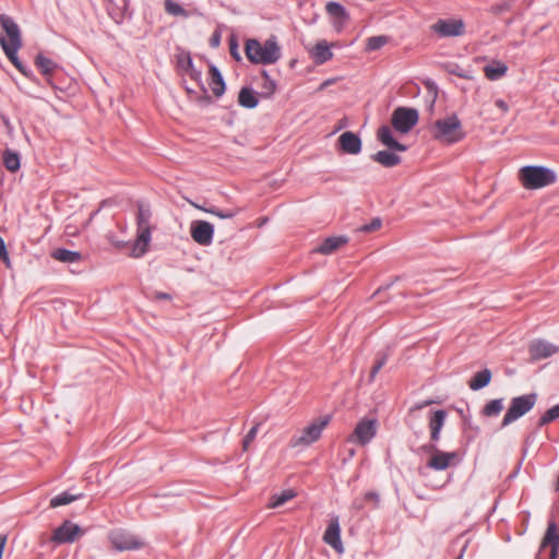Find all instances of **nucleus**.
<instances>
[{
  "label": "nucleus",
  "instance_id": "1",
  "mask_svg": "<svg viewBox=\"0 0 559 559\" xmlns=\"http://www.w3.org/2000/svg\"><path fill=\"white\" fill-rule=\"evenodd\" d=\"M0 26L2 28L0 46L4 55L21 73L26 75V71L17 57V51L23 45L20 26L7 14H0Z\"/></svg>",
  "mask_w": 559,
  "mask_h": 559
},
{
  "label": "nucleus",
  "instance_id": "2",
  "mask_svg": "<svg viewBox=\"0 0 559 559\" xmlns=\"http://www.w3.org/2000/svg\"><path fill=\"white\" fill-rule=\"evenodd\" d=\"M245 51L247 58L253 63L273 64L281 58V48L274 36L264 43L248 39Z\"/></svg>",
  "mask_w": 559,
  "mask_h": 559
},
{
  "label": "nucleus",
  "instance_id": "3",
  "mask_svg": "<svg viewBox=\"0 0 559 559\" xmlns=\"http://www.w3.org/2000/svg\"><path fill=\"white\" fill-rule=\"evenodd\" d=\"M519 178L525 189H540L552 185L556 175L548 168L542 166H524L519 171Z\"/></svg>",
  "mask_w": 559,
  "mask_h": 559
},
{
  "label": "nucleus",
  "instance_id": "4",
  "mask_svg": "<svg viewBox=\"0 0 559 559\" xmlns=\"http://www.w3.org/2000/svg\"><path fill=\"white\" fill-rule=\"evenodd\" d=\"M432 135L436 140L452 144L464 138L462 124L455 115L439 119L433 123Z\"/></svg>",
  "mask_w": 559,
  "mask_h": 559
},
{
  "label": "nucleus",
  "instance_id": "5",
  "mask_svg": "<svg viewBox=\"0 0 559 559\" xmlns=\"http://www.w3.org/2000/svg\"><path fill=\"white\" fill-rule=\"evenodd\" d=\"M331 421L330 415L320 416L309 423L300 432L290 439L292 448H306L317 442L322 435V431L329 426Z\"/></svg>",
  "mask_w": 559,
  "mask_h": 559
},
{
  "label": "nucleus",
  "instance_id": "6",
  "mask_svg": "<svg viewBox=\"0 0 559 559\" xmlns=\"http://www.w3.org/2000/svg\"><path fill=\"white\" fill-rule=\"evenodd\" d=\"M108 539L112 548L117 551H133L145 547L144 539L124 528L111 530L108 534Z\"/></svg>",
  "mask_w": 559,
  "mask_h": 559
},
{
  "label": "nucleus",
  "instance_id": "7",
  "mask_svg": "<svg viewBox=\"0 0 559 559\" xmlns=\"http://www.w3.org/2000/svg\"><path fill=\"white\" fill-rule=\"evenodd\" d=\"M536 401L537 395L535 393L513 397L502 419L501 427H507L527 414L534 407Z\"/></svg>",
  "mask_w": 559,
  "mask_h": 559
},
{
  "label": "nucleus",
  "instance_id": "8",
  "mask_svg": "<svg viewBox=\"0 0 559 559\" xmlns=\"http://www.w3.org/2000/svg\"><path fill=\"white\" fill-rule=\"evenodd\" d=\"M377 428L378 423L376 419L362 418L357 423L354 431L347 437V442L364 447L373 439L377 433Z\"/></svg>",
  "mask_w": 559,
  "mask_h": 559
},
{
  "label": "nucleus",
  "instance_id": "9",
  "mask_svg": "<svg viewBox=\"0 0 559 559\" xmlns=\"http://www.w3.org/2000/svg\"><path fill=\"white\" fill-rule=\"evenodd\" d=\"M418 121V112L416 109L399 107L391 118L393 128L402 133H407Z\"/></svg>",
  "mask_w": 559,
  "mask_h": 559
},
{
  "label": "nucleus",
  "instance_id": "10",
  "mask_svg": "<svg viewBox=\"0 0 559 559\" xmlns=\"http://www.w3.org/2000/svg\"><path fill=\"white\" fill-rule=\"evenodd\" d=\"M83 530L71 521H64L57 527L51 536V542L56 544H68L75 542L83 535Z\"/></svg>",
  "mask_w": 559,
  "mask_h": 559
},
{
  "label": "nucleus",
  "instance_id": "11",
  "mask_svg": "<svg viewBox=\"0 0 559 559\" xmlns=\"http://www.w3.org/2000/svg\"><path fill=\"white\" fill-rule=\"evenodd\" d=\"M191 238L200 246H210L213 241L214 227L205 221H194L190 226Z\"/></svg>",
  "mask_w": 559,
  "mask_h": 559
},
{
  "label": "nucleus",
  "instance_id": "12",
  "mask_svg": "<svg viewBox=\"0 0 559 559\" xmlns=\"http://www.w3.org/2000/svg\"><path fill=\"white\" fill-rule=\"evenodd\" d=\"M432 456L429 459L427 465L435 471H443L448 467L455 465L459 461L456 452H443L436 447H431Z\"/></svg>",
  "mask_w": 559,
  "mask_h": 559
},
{
  "label": "nucleus",
  "instance_id": "13",
  "mask_svg": "<svg viewBox=\"0 0 559 559\" xmlns=\"http://www.w3.org/2000/svg\"><path fill=\"white\" fill-rule=\"evenodd\" d=\"M431 28L442 37H453L463 34L464 24L459 20H439Z\"/></svg>",
  "mask_w": 559,
  "mask_h": 559
},
{
  "label": "nucleus",
  "instance_id": "14",
  "mask_svg": "<svg viewBox=\"0 0 559 559\" xmlns=\"http://www.w3.org/2000/svg\"><path fill=\"white\" fill-rule=\"evenodd\" d=\"M340 47L337 41L328 43L325 39L319 40L311 49L309 55L317 64H322L333 58L332 48Z\"/></svg>",
  "mask_w": 559,
  "mask_h": 559
},
{
  "label": "nucleus",
  "instance_id": "15",
  "mask_svg": "<svg viewBox=\"0 0 559 559\" xmlns=\"http://www.w3.org/2000/svg\"><path fill=\"white\" fill-rule=\"evenodd\" d=\"M323 540L325 544L334 548L337 552H343L344 547L341 540V527L338 516H334L331 519L324 532Z\"/></svg>",
  "mask_w": 559,
  "mask_h": 559
},
{
  "label": "nucleus",
  "instance_id": "16",
  "mask_svg": "<svg viewBox=\"0 0 559 559\" xmlns=\"http://www.w3.org/2000/svg\"><path fill=\"white\" fill-rule=\"evenodd\" d=\"M325 10L332 20L334 29L336 33H341L349 19L345 8L337 2L331 1L326 4Z\"/></svg>",
  "mask_w": 559,
  "mask_h": 559
},
{
  "label": "nucleus",
  "instance_id": "17",
  "mask_svg": "<svg viewBox=\"0 0 559 559\" xmlns=\"http://www.w3.org/2000/svg\"><path fill=\"white\" fill-rule=\"evenodd\" d=\"M559 348L544 340H535L528 346V353L533 360L546 359L558 353Z\"/></svg>",
  "mask_w": 559,
  "mask_h": 559
},
{
  "label": "nucleus",
  "instance_id": "18",
  "mask_svg": "<svg viewBox=\"0 0 559 559\" xmlns=\"http://www.w3.org/2000/svg\"><path fill=\"white\" fill-rule=\"evenodd\" d=\"M151 242V227H138V235L132 248V257L140 258L148 250Z\"/></svg>",
  "mask_w": 559,
  "mask_h": 559
},
{
  "label": "nucleus",
  "instance_id": "19",
  "mask_svg": "<svg viewBox=\"0 0 559 559\" xmlns=\"http://www.w3.org/2000/svg\"><path fill=\"white\" fill-rule=\"evenodd\" d=\"M338 143L343 152L347 154H358L361 151V141L358 135L346 131L338 138Z\"/></svg>",
  "mask_w": 559,
  "mask_h": 559
},
{
  "label": "nucleus",
  "instance_id": "20",
  "mask_svg": "<svg viewBox=\"0 0 559 559\" xmlns=\"http://www.w3.org/2000/svg\"><path fill=\"white\" fill-rule=\"evenodd\" d=\"M548 546H550V559H556L559 546V533L554 522L548 524L540 548L544 549Z\"/></svg>",
  "mask_w": 559,
  "mask_h": 559
},
{
  "label": "nucleus",
  "instance_id": "21",
  "mask_svg": "<svg viewBox=\"0 0 559 559\" xmlns=\"http://www.w3.org/2000/svg\"><path fill=\"white\" fill-rule=\"evenodd\" d=\"M445 418L447 412L443 409H437L431 413V416L429 417V429L432 441H438L440 439V432L444 426Z\"/></svg>",
  "mask_w": 559,
  "mask_h": 559
},
{
  "label": "nucleus",
  "instance_id": "22",
  "mask_svg": "<svg viewBox=\"0 0 559 559\" xmlns=\"http://www.w3.org/2000/svg\"><path fill=\"white\" fill-rule=\"evenodd\" d=\"M347 242V238L344 236H334L326 238L319 247L314 249V252L321 254H331L340 249Z\"/></svg>",
  "mask_w": 559,
  "mask_h": 559
},
{
  "label": "nucleus",
  "instance_id": "23",
  "mask_svg": "<svg viewBox=\"0 0 559 559\" xmlns=\"http://www.w3.org/2000/svg\"><path fill=\"white\" fill-rule=\"evenodd\" d=\"M35 64L38 68V70L41 72V74H44L46 76L48 84L53 86L51 75L58 68L57 63L53 62L51 59L39 53L35 58Z\"/></svg>",
  "mask_w": 559,
  "mask_h": 559
},
{
  "label": "nucleus",
  "instance_id": "24",
  "mask_svg": "<svg viewBox=\"0 0 559 559\" xmlns=\"http://www.w3.org/2000/svg\"><path fill=\"white\" fill-rule=\"evenodd\" d=\"M508 72V66L499 60H493L491 63L484 67V74L490 81H497L503 78Z\"/></svg>",
  "mask_w": 559,
  "mask_h": 559
},
{
  "label": "nucleus",
  "instance_id": "25",
  "mask_svg": "<svg viewBox=\"0 0 559 559\" xmlns=\"http://www.w3.org/2000/svg\"><path fill=\"white\" fill-rule=\"evenodd\" d=\"M378 139L379 141L386 145L390 148L404 152L406 150L405 145L395 141L392 136L391 129L388 126H383L378 130Z\"/></svg>",
  "mask_w": 559,
  "mask_h": 559
},
{
  "label": "nucleus",
  "instance_id": "26",
  "mask_svg": "<svg viewBox=\"0 0 559 559\" xmlns=\"http://www.w3.org/2000/svg\"><path fill=\"white\" fill-rule=\"evenodd\" d=\"M51 257L62 263H78L82 261V254L80 252L61 248L53 250Z\"/></svg>",
  "mask_w": 559,
  "mask_h": 559
},
{
  "label": "nucleus",
  "instance_id": "27",
  "mask_svg": "<svg viewBox=\"0 0 559 559\" xmlns=\"http://www.w3.org/2000/svg\"><path fill=\"white\" fill-rule=\"evenodd\" d=\"M491 377V371L489 369H484L474 374L468 382V386L473 391H478L490 383Z\"/></svg>",
  "mask_w": 559,
  "mask_h": 559
},
{
  "label": "nucleus",
  "instance_id": "28",
  "mask_svg": "<svg viewBox=\"0 0 559 559\" xmlns=\"http://www.w3.org/2000/svg\"><path fill=\"white\" fill-rule=\"evenodd\" d=\"M210 86L215 96H222L225 92V83L223 81V78L214 66L210 67Z\"/></svg>",
  "mask_w": 559,
  "mask_h": 559
},
{
  "label": "nucleus",
  "instance_id": "29",
  "mask_svg": "<svg viewBox=\"0 0 559 559\" xmlns=\"http://www.w3.org/2000/svg\"><path fill=\"white\" fill-rule=\"evenodd\" d=\"M372 158L384 167H393L401 163V157L389 151H379Z\"/></svg>",
  "mask_w": 559,
  "mask_h": 559
},
{
  "label": "nucleus",
  "instance_id": "30",
  "mask_svg": "<svg viewBox=\"0 0 559 559\" xmlns=\"http://www.w3.org/2000/svg\"><path fill=\"white\" fill-rule=\"evenodd\" d=\"M239 105L245 108H254L258 106V98L251 88L242 87L238 95Z\"/></svg>",
  "mask_w": 559,
  "mask_h": 559
},
{
  "label": "nucleus",
  "instance_id": "31",
  "mask_svg": "<svg viewBox=\"0 0 559 559\" xmlns=\"http://www.w3.org/2000/svg\"><path fill=\"white\" fill-rule=\"evenodd\" d=\"M194 207L205 212V213H209V214H212L216 217H219V218H223V219H228V218H233L235 217L238 213H239V210L238 209H233V210H227V211H221L214 206L212 207H203L201 205H198L195 203H191Z\"/></svg>",
  "mask_w": 559,
  "mask_h": 559
},
{
  "label": "nucleus",
  "instance_id": "32",
  "mask_svg": "<svg viewBox=\"0 0 559 559\" xmlns=\"http://www.w3.org/2000/svg\"><path fill=\"white\" fill-rule=\"evenodd\" d=\"M3 164L9 171H16L20 169V156L16 152L5 150L3 153Z\"/></svg>",
  "mask_w": 559,
  "mask_h": 559
},
{
  "label": "nucleus",
  "instance_id": "33",
  "mask_svg": "<svg viewBox=\"0 0 559 559\" xmlns=\"http://www.w3.org/2000/svg\"><path fill=\"white\" fill-rule=\"evenodd\" d=\"M295 496H296L295 491H293L290 489L284 490L283 492L278 493V495H273L270 500L269 508H271V509L278 508V507L283 506L284 503H286L287 501L292 500Z\"/></svg>",
  "mask_w": 559,
  "mask_h": 559
},
{
  "label": "nucleus",
  "instance_id": "34",
  "mask_svg": "<svg viewBox=\"0 0 559 559\" xmlns=\"http://www.w3.org/2000/svg\"><path fill=\"white\" fill-rule=\"evenodd\" d=\"M503 409V402L501 399H497V400H491L490 402H488L484 409H483V415L487 416V417H492V416H497L500 414V412Z\"/></svg>",
  "mask_w": 559,
  "mask_h": 559
},
{
  "label": "nucleus",
  "instance_id": "35",
  "mask_svg": "<svg viewBox=\"0 0 559 559\" xmlns=\"http://www.w3.org/2000/svg\"><path fill=\"white\" fill-rule=\"evenodd\" d=\"M80 497L81 495H70L68 492H62L50 500V507L58 508L61 506H66L75 501Z\"/></svg>",
  "mask_w": 559,
  "mask_h": 559
},
{
  "label": "nucleus",
  "instance_id": "36",
  "mask_svg": "<svg viewBox=\"0 0 559 559\" xmlns=\"http://www.w3.org/2000/svg\"><path fill=\"white\" fill-rule=\"evenodd\" d=\"M150 218H151L150 209L144 204H139L138 215H136L138 227H151Z\"/></svg>",
  "mask_w": 559,
  "mask_h": 559
},
{
  "label": "nucleus",
  "instance_id": "37",
  "mask_svg": "<svg viewBox=\"0 0 559 559\" xmlns=\"http://www.w3.org/2000/svg\"><path fill=\"white\" fill-rule=\"evenodd\" d=\"M389 41L388 37L384 35L381 36H372L367 39L366 50L373 51L382 48Z\"/></svg>",
  "mask_w": 559,
  "mask_h": 559
},
{
  "label": "nucleus",
  "instance_id": "38",
  "mask_svg": "<svg viewBox=\"0 0 559 559\" xmlns=\"http://www.w3.org/2000/svg\"><path fill=\"white\" fill-rule=\"evenodd\" d=\"M559 418V404L548 409L538 420V426L543 427L552 420Z\"/></svg>",
  "mask_w": 559,
  "mask_h": 559
},
{
  "label": "nucleus",
  "instance_id": "39",
  "mask_svg": "<svg viewBox=\"0 0 559 559\" xmlns=\"http://www.w3.org/2000/svg\"><path fill=\"white\" fill-rule=\"evenodd\" d=\"M165 10L173 15H183L185 10L176 2L171 0L165 1Z\"/></svg>",
  "mask_w": 559,
  "mask_h": 559
},
{
  "label": "nucleus",
  "instance_id": "40",
  "mask_svg": "<svg viewBox=\"0 0 559 559\" xmlns=\"http://www.w3.org/2000/svg\"><path fill=\"white\" fill-rule=\"evenodd\" d=\"M193 66L192 59L189 55H182L178 58V67L180 71L185 74L191 67Z\"/></svg>",
  "mask_w": 559,
  "mask_h": 559
},
{
  "label": "nucleus",
  "instance_id": "41",
  "mask_svg": "<svg viewBox=\"0 0 559 559\" xmlns=\"http://www.w3.org/2000/svg\"><path fill=\"white\" fill-rule=\"evenodd\" d=\"M258 429H259V425H255L253 426L249 432L247 433V436L245 437L243 439V442H242V448H243V451H247L249 449V445L251 444V442L254 440L257 433H258Z\"/></svg>",
  "mask_w": 559,
  "mask_h": 559
},
{
  "label": "nucleus",
  "instance_id": "42",
  "mask_svg": "<svg viewBox=\"0 0 559 559\" xmlns=\"http://www.w3.org/2000/svg\"><path fill=\"white\" fill-rule=\"evenodd\" d=\"M382 223L380 218H373L369 224L362 225L359 230L362 233H372L381 227Z\"/></svg>",
  "mask_w": 559,
  "mask_h": 559
},
{
  "label": "nucleus",
  "instance_id": "43",
  "mask_svg": "<svg viewBox=\"0 0 559 559\" xmlns=\"http://www.w3.org/2000/svg\"><path fill=\"white\" fill-rule=\"evenodd\" d=\"M0 260L5 263L7 266H10V258L7 251V247L4 240L0 237Z\"/></svg>",
  "mask_w": 559,
  "mask_h": 559
},
{
  "label": "nucleus",
  "instance_id": "44",
  "mask_svg": "<svg viewBox=\"0 0 559 559\" xmlns=\"http://www.w3.org/2000/svg\"><path fill=\"white\" fill-rule=\"evenodd\" d=\"M386 361V358L383 356L382 358H380L376 364L374 366L372 367L371 371H370V381H373L376 376L378 374V372L381 370V368L384 366Z\"/></svg>",
  "mask_w": 559,
  "mask_h": 559
},
{
  "label": "nucleus",
  "instance_id": "45",
  "mask_svg": "<svg viewBox=\"0 0 559 559\" xmlns=\"http://www.w3.org/2000/svg\"><path fill=\"white\" fill-rule=\"evenodd\" d=\"M364 499H365V501L373 502L376 507H378L379 502H380L379 493L376 492V491H368V492H366L365 496H364Z\"/></svg>",
  "mask_w": 559,
  "mask_h": 559
},
{
  "label": "nucleus",
  "instance_id": "46",
  "mask_svg": "<svg viewBox=\"0 0 559 559\" xmlns=\"http://www.w3.org/2000/svg\"><path fill=\"white\" fill-rule=\"evenodd\" d=\"M185 75H188L191 80L198 83L200 82L201 79V72L195 70L193 66L185 73Z\"/></svg>",
  "mask_w": 559,
  "mask_h": 559
},
{
  "label": "nucleus",
  "instance_id": "47",
  "mask_svg": "<svg viewBox=\"0 0 559 559\" xmlns=\"http://www.w3.org/2000/svg\"><path fill=\"white\" fill-rule=\"evenodd\" d=\"M265 90H266V95H272L275 91V83L271 80L267 79V76H265Z\"/></svg>",
  "mask_w": 559,
  "mask_h": 559
},
{
  "label": "nucleus",
  "instance_id": "48",
  "mask_svg": "<svg viewBox=\"0 0 559 559\" xmlns=\"http://www.w3.org/2000/svg\"><path fill=\"white\" fill-rule=\"evenodd\" d=\"M7 542H8V534H1L0 535V559H2V554H3L4 547L7 545Z\"/></svg>",
  "mask_w": 559,
  "mask_h": 559
},
{
  "label": "nucleus",
  "instance_id": "49",
  "mask_svg": "<svg viewBox=\"0 0 559 559\" xmlns=\"http://www.w3.org/2000/svg\"><path fill=\"white\" fill-rule=\"evenodd\" d=\"M495 104L500 110L508 112L509 106L503 99H497Z\"/></svg>",
  "mask_w": 559,
  "mask_h": 559
},
{
  "label": "nucleus",
  "instance_id": "50",
  "mask_svg": "<svg viewBox=\"0 0 559 559\" xmlns=\"http://www.w3.org/2000/svg\"><path fill=\"white\" fill-rule=\"evenodd\" d=\"M154 298L155 299H164V300H169L171 297L169 294L167 293H155L154 294Z\"/></svg>",
  "mask_w": 559,
  "mask_h": 559
},
{
  "label": "nucleus",
  "instance_id": "51",
  "mask_svg": "<svg viewBox=\"0 0 559 559\" xmlns=\"http://www.w3.org/2000/svg\"><path fill=\"white\" fill-rule=\"evenodd\" d=\"M430 403H431L430 401H426V402H424L423 404L417 405L415 408H421V407H424V406L429 405Z\"/></svg>",
  "mask_w": 559,
  "mask_h": 559
},
{
  "label": "nucleus",
  "instance_id": "52",
  "mask_svg": "<svg viewBox=\"0 0 559 559\" xmlns=\"http://www.w3.org/2000/svg\"><path fill=\"white\" fill-rule=\"evenodd\" d=\"M556 490H559V475H558V479H557V483H556Z\"/></svg>",
  "mask_w": 559,
  "mask_h": 559
},
{
  "label": "nucleus",
  "instance_id": "53",
  "mask_svg": "<svg viewBox=\"0 0 559 559\" xmlns=\"http://www.w3.org/2000/svg\"><path fill=\"white\" fill-rule=\"evenodd\" d=\"M457 559H461V557H459Z\"/></svg>",
  "mask_w": 559,
  "mask_h": 559
}]
</instances>
